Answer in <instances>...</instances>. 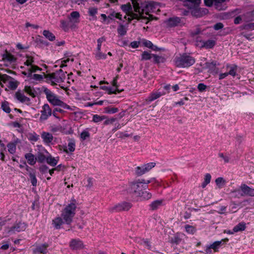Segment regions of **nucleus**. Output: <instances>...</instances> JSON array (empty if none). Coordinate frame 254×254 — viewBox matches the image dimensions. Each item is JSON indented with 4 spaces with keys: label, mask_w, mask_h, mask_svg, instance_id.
<instances>
[{
    "label": "nucleus",
    "mask_w": 254,
    "mask_h": 254,
    "mask_svg": "<svg viewBox=\"0 0 254 254\" xmlns=\"http://www.w3.org/2000/svg\"><path fill=\"white\" fill-rule=\"evenodd\" d=\"M181 22V20L178 17H173L169 19L165 23L169 27H174L178 25Z\"/></svg>",
    "instance_id": "nucleus-24"
},
{
    "label": "nucleus",
    "mask_w": 254,
    "mask_h": 254,
    "mask_svg": "<svg viewBox=\"0 0 254 254\" xmlns=\"http://www.w3.org/2000/svg\"><path fill=\"white\" fill-rule=\"evenodd\" d=\"M46 96V98L50 103L53 106H60L64 109H67L71 111L75 112L76 108L74 106H70L62 101L60 97L54 92L48 88H45L43 90Z\"/></svg>",
    "instance_id": "nucleus-2"
},
{
    "label": "nucleus",
    "mask_w": 254,
    "mask_h": 254,
    "mask_svg": "<svg viewBox=\"0 0 254 254\" xmlns=\"http://www.w3.org/2000/svg\"><path fill=\"white\" fill-rule=\"evenodd\" d=\"M34 58L29 55H26L24 61V66H21V68L24 69L22 73L27 76L31 75V73L41 71V68L34 64Z\"/></svg>",
    "instance_id": "nucleus-3"
},
{
    "label": "nucleus",
    "mask_w": 254,
    "mask_h": 254,
    "mask_svg": "<svg viewBox=\"0 0 254 254\" xmlns=\"http://www.w3.org/2000/svg\"><path fill=\"white\" fill-rule=\"evenodd\" d=\"M156 165V163L154 162H150L147 163L146 164H144L143 166L144 167V170L146 172H148L151 169L154 168Z\"/></svg>",
    "instance_id": "nucleus-47"
},
{
    "label": "nucleus",
    "mask_w": 254,
    "mask_h": 254,
    "mask_svg": "<svg viewBox=\"0 0 254 254\" xmlns=\"http://www.w3.org/2000/svg\"><path fill=\"white\" fill-rule=\"evenodd\" d=\"M90 136V133L87 129L84 130L81 132L80 135V137L82 140H84Z\"/></svg>",
    "instance_id": "nucleus-44"
},
{
    "label": "nucleus",
    "mask_w": 254,
    "mask_h": 254,
    "mask_svg": "<svg viewBox=\"0 0 254 254\" xmlns=\"http://www.w3.org/2000/svg\"><path fill=\"white\" fill-rule=\"evenodd\" d=\"M2 59L4 62H7L9 63H13L16 61V58L10 53L6 51L2 55Z\"/></svg>",
    "instance_id": "nucleus-21"
},
{
    "label": "nucleus",
    "mask_w": 254,
    "mask_h": 254,
    "mask_svg": "<svg viewBox=\"0 0 254 254\" xmlns=\"http://www.w3.org/2000/svg\"><path fill=\"white\" fill-rule=\"evenodd\" d=\"M65 223L63 218L60 217H57L53 220L52 224L54 227L57 229H59L61 228V226Z\"/></svg>",
    "instance_id": "nucleus-25"
},
{
    "label": "nucleus",
    "mask_w": 254,
    "mask_h": 254,
    "mask_svg": "<svg viewBox=\"0 0 254 254\" xmlns=\"http://www.w3.org/2000/svg\"><path fill=\"white\" fill-rule=\"evenodd\" d=\"M140 244L143 245L145 248L148 249H151V245L149 242L147 240L140 239L138 241Z\"/></svg>",
    "instance_id": "nucleus-46"
},
{
    "label": "nucleus",
    "mask_w": 254,
    "mask_h": 254,
    "mask_svg": "<svg viewBox=\"0 0 254 254\" xmlns=\"http://www.w3.org/2000/svg\"><path fill=\"white\" fill-rule=\"evenodd\" d=\"M211 179V176L210 174L207 173L205 175L204 178V181L201 184V187L202 188H205L206 186L210 183Z\"/></svg>",
    "instance_id": "nucleus-36"
},
{
    "label": "nucleus",
    "mask_w": 254,
    "mask_h": 254,
    "mask_svg": "<svg viewBox=\"0 0 254 254\" xmlns=\"http://www.w3.org/2000/svg\"><path fill=\"white\" fill-rule=\"evenodd\" d=\"M226 210V207L225 206H220L219 207L218 212L220 214H223Z\"/></svg>",
    "instance_id": "nucleus-64"
},
{
    "label": "nucleus",
    "mask_w": 254,
    "mask_h": 254,
    "mask_svg": "<svg viewBox=\"0 0 254 254\" xmlns=\"http://www.w3.org/2000/svg\"><path fill=\"white\" fill-rule=\"evenodd\" d=\"M137 197H139L141 200H148L151 198L152 194L147 191H142L140 195H138Z\"/></svg>",
    "instance_id": "nucleus-32"
},
{
    "label": "nucleus",
    "mask_w": 254,
    "mask_h": 254,
    "mask_svg": "<svg viewBox=\"0 0 254 254\" xmlns=\"http://www.w3.org/2000/svg\"><path fill=\"white\" fill-rule=\"evenodd\" d=\"M131 206L132 205L131 203L123 202L110 207L109 210L112 212L121 211H127L131 207Z\"/></svg>",
    "instance_id": "nucleus-11"
},
{
    "label": "nucleus",
    "mask_w": 254,
    "mask_h": 254,
    "mask_svg": "<svg viewBox=\"0 0 254 254\" xmlns=\"http://www.w3.org/2000/svg\"><path fill=\"white\" fill-rule=\"evenodd\" d=\"M139 0H131L135 13L132 11L131 6L130 3L122 5L121 8L126 13L124 18L127 19L129 22L133 19H138L140 16V7Z\"/></svg>",
    "instance_id": "nucleus-1"
},
{
    "label": "nucleus",
    "mask_w": 254,
    "mask_h": 254,
    "mask_svg": "<svg viewBox=\"0 0 254 254\" xmlns=\"http://www.w3.org/2000/svg\"><path fill=\"white\" fill-rule=\"evenodd\" d=\"M215 41L213 40H208L207 41H200L197 45L201 47L205 48H212L215 45Z\"/></svg>",
    "instance_id": "nucleus-18"
},
{
    "label": "nucleus",
    "mask_w": 254,
    "mask_h": 254,
    "mask_svg": "<svg viewBox=\"0 0 254 254\" xmlns=\"http://www.w3.org/2000/svg\"><path fill=\"white\" fill-rule=\"evenodd\" d=\"M26 228V225L25 223L20 222L17 224L15 226L11 228L9 232H19L21 231H24Z\"/></svg>",
    "instance_id": "nucleus-20"
},
{
    "label": "nucleus",
    "mask_w": 254,
    "mask_h": 254,
    "mask_svg": "<svg viewBox=\"0 0 254 254\" xmlns=\"http://www.w3.org/2000/svg\"><path fill=\"white\" fill-rule=\"evenodd\" d=\"M116 120L115 118H112L111 119H106V120L104 122V125H108L110 124H112L113 122H114Z\"/></svg>",
    "instance_id": "nucleus-57"
},
{
    "label": "nucleus",
    "mask_w": 254,
    "mask_h": 254,
    "mask_svg": "<svg viewBox=\"0 0 254 254\" xmlns=\"http://www.w3.org/2000/svg\"><path fill=\"white\" fill-rule=\"evenodd\" d=\"M140 180L132 182L129 185L128 191L135 196L140 195L141 192L145 190Z\"/></svg>",
    "instance_id": "nucleus-9"
},
{
    "label": "nucleus",
    "mask_w": 254,
    "mask_h": 254,
    "mask_svg": "<svg viewBox=\"0 0 254 254\" xmlns=\"http://www.w3.org/2000/svg\"><path fill=\"white\" fill-rule=\"evenodd\" d=\"M15 98L19 101L21 102L24 103H27L29 102L30 101V99L29 98L26 97L23 93L20 92H17L15 93Z\"/></svg>",
    "instance_id": "nucleus-27"
},
{
    "label": "nucleus",
    "mask_w": 254,
    "mask_h": 254,
    "mask_svg": "<svg viewBox=\"0 0 254 254\" xmlns=\"http://www.w3.org/2000/svg\"><path fill=\"white\" fill-rule=\"evenodd\" d=\"M30 178L31 180V183L33 186H36L37 185V179L36 176L33 174H30Z\"/></svg>",
    "instance_id": "nucleus-54"
},
{
    "label": "nucleus",
    "mask_w": 254,
    "mask_h": 254,
    "mask_svg": "<svg viewBox=\"0 0 254 254\" xmlns=\"http://www.w3.org/2000/svg\"><path fill=\"white\" fill-rule=\"evenodd\" d=\"M104 110V113L109 114H115L119 111L118 108L111 107H105Z\"/></svg>",
    "instance_id": "nucleus-38"
},
{
    "label": "nucleus",
    "mask_w": 254,
    "mask_h": 254,
    "mask_svg": "<svg viewBox=\"0 0 254 254\" xmlns=\"http://www.w3.org/2000/svg\"><path fill=\"white\" fill-rule=\"evenodd\" d=\"M43 34L46 38H47L51 41H53L55 40L56 39V37L54 36V35L49 30H44Z\"/></svg>",
    "instance_id": "nucleus-34"
},
{
    "label": "nucleus",
    "mask_w": 254,
    "mask_h": 254,
    "mask_svg": "<svg viewBox=\"0 0 254 254\" xmlns=\"http://www.w3.org/2000/svg\"><path fill=\"white\" fill-rule=\"evenodd\" d=\"M60 22H61L62 28L64 30L66 31L67 29V25L66 22L64 20H61L60 21Z\"/></svg>",
    "instance_id": "nucleus-62"
},
{
    "label": "nucleus",
    "mask_w": 254,
    "mask_h": 254,
    "mask_svg": "<svg viewBox=\"0 0 254 254\" xmlns=\"http://www.w3.org/2000/svg\"><path fill=\"white\" fill-rule=\"evenodd\" d=\"M95 57L96 60H104L107 58V56L105 54L103 53L101 51L96 50L95 54Z\"/></svg>",
    "instance_id": "nucleus-37"
},
{
    "label": "nucleus",
    "mask_w": 254,
    "mask_h": 254,
    "mask_svg": "<svg viewBox=\"0 0 254 254\" xmlns=\"http://www.w3.org/2000/svg\"><path fill=\"white\" fill-rule=\"evenodd\" d=\"M18 82L9 75L0 73V85L4 87L5 84L11 90H15L18 86Z\"/></svg>",
    "instance_id": "nucleus-8"
},
{
    "label": "nucleus",
    "mask_w": 254,
    "mask_h": 254,
    "mask_svg": "<svg viewBox=\"0 0 254 254\" xmlns=\"http://www.w3.org/2000/svg\"><path fill=\"white\" fill-rule=\"evenodd\" d=\"M111 16L114 17H116V18H118L120 20H123L122 15L120 13L114 12L111 15Z\"/></svg>",
    "instance_id": "nucleus-63"
},
{
    "label": "nucleus",
    "mask_w": 254,
    "mask_h": 254,
    "mask_svg": "<svg viewBox=\"0 0 254 254\" xmlns=\"http://www.w3.org/2000/svg\"><path fill=\"white\" fill-rule=\"evenodd\" d=\"M41 115L40 118L41 121L47 120L52 114V110L48 104H44L42 107V110L41 111Z\"/></svg>",
    "instance_id": "nucleus-12"
},
{
    "label": "nucleus",
    "mask_w": 254,
    "mask_h": 254,
    "mask_svg": "<svg viewBox=\"0 0 254 254\" xmlns=\"http://www.w3.org/2000/svg\"><path fill=\"white\" fill-rule=\"evenodd\" d=\"M80 14L78 11L72 12L68 17L69 22L72 27H75V25L79 22Z\"/></svg>",
    "instance_id": "nucleus-13"
},
{
    "label": "nucleus",
    "mask_w": 254,
    "mask_h": 254,
    "mask_svg": "<svg viewBox=\"0 0 254 254\" xmlns=\"http://www.w3.org/2000/svg\"><path fill=\"white\" fill-rule=\"evenodd\" d=\"M201 2V0H186L184 1V5L187 6L189 8H193L197 7ZM207 12V10H202L201 9L194 8L192 11V14L196 17L202 16L203 14Z\"/></svg>",
    "instance_id": "nucleus-6"
},
{
    "label": "nucleus",
    "mask_w": 254,
    "mask_h": 254,
    "mask_svg": "<svg viewBox=\"0 0 254 254\" xmlns=\"http://www.w3.org/2000/svg\"><path fill=\"white\" fill-rule=\"evenodd\" d=\"M48 245L47 244H42L36 246V247L33 250V253L35 254H48V251L47 248Z\"/></svg>",
    "instance_id": "nucleus-16"
},
{
    "label": "nucleus",
    "mask_w": 254,
    "mask_h": 254,
    "mask_svg": "<svg viewBox=\"0 0 254 254\" xmlns=\"http://www.w3.org/2000/svg\"><path fill=\"white\" fill-rule=\"evenodd\" d=\"M70 247L73 250L80 249L83 247L82 242L79 240H72L70 243Z\"/></svg>",
    "instance_id": "nucleus-23"
},
{
    "label": "nucleus",
    "mask_w": 254,
    "mask_h": 254,
    "mask_svg": "<svg viewBox=\"0 0 254 254\" xmlns=\"http://www.w3.org/2000/svg\"><path fill=\"white\" fill-rule=\"evenodd\" d=\"M106 40L104 37H101L97 40V46L96 48V50L101 51V46L103 42H105Z\"/></svg>",
    "instance_id": "nucleus-52"
},
{
    "label": "nucleus",
    "mask_w": 254,
    "mask_h": 254,
    "mask_svg": "<svg viewBox=\"0 0 254 254\" xmlns=\"http://www.w3.org/2000/svg\"><path fill=\"white\" fill-rule=\"evenodd\" d=\"M151 58V54L146 51H144L142 54L141 60H148Z\"/></svg>",
    "instance_id": "nucleus-53"
},
{
    "label": "nucleus",
    "mask_w": 254,
    "mask_h": 254,
    "mask_svg": "<svg viewBox=\"0 0 254 254\" xmlns=\"http://www.w3.org/2000/svg\"><path fill=\"white\" fill-rule=\"evenodd\" d=\"M27 138L29 141L33 143L38 140V139H39V135L37 134L36 132H33L29 133L27 134Z\"/></svg>",
    "instance_id": "nucleus-31"
},
{
    "label": "nucleus",
    "mask_w": 254,
    "mask_h": 254,
    "mask_svg": "<svg viewBox=\"0 0 254 254\" xmlns=\"http://www.w3.org/2000/svg\"><path fill=\"white\" fill-rule=\"evenodd\" d=\"M175 65L179 67H188L195 63V60L192 57L184 54L176 56L175 60Z\"/></svg>",
    "instance_id": "nucleus-5"
},
{
    "label": "nucleus",
    "mask_w": 254,
    "mask_h": 254,
    "mask_svg": "<svg viewBox=\"0 0 254 254\" xmlns=\"http://www.w3.org/2000/svg\"><path fill=\"white\" fill-rule=\"evenodd\" d=\"M74 60V56L70 54L67 53L64 57L61 60L56 62V66H59L60 67H64L67 65H71Z\"/></svg>",
    "instance_id": "nucleus-10"
},
{
    "label": "nucleus",
    "mask_w": 254,
    "mask_h": 254,
    "mask_svg": "<svg viewBox=\"0 0 254 254\" xmlns=\"http://www.w3.org/2000/svg\"><path fill=\"white\" fill-rule=\"evenodd\" d=\"M240 189L242 191V196L249 195L254 196V189L251 188L246 184H242L240 187Z\"/></svg>",
    "instance_id": "nucleus-14"
},
{
    "label": "nucleus",
    "mask_w": 254,
    "mask_h": 254,
    "mask_svg": "<svg viewBox=\"0 0 254 254\" xmlns=\"http://www.w3.org/2000/svg\"><path fill=\"white\" fill-rule=\"evenodd\" d=\"M185 229L186 232L190 234H193L196 231V229L194 227L189 225H186L185 226Z\"/></svg>",
    "instance_id": "nucleus-45"
},
{
    "label": "nucleus",
    "mask_w": 254,
    "mask_h": 254,
    "mask_svg": "<svg viewBox=\"0 0 254 254\" xmlns=\"http://www.w3.org/2000/svg\"><path fill=\"white\" fill-rule=\"evenodd\" d=\"M28 163L30 165H34L36 162V158L31 153H26L24 155Z\"/></svg>",
    "instance_id": "nucleus-26"
},
{
    "label": "nucleus",
    "mask_w": 254,
    "mask_h": 254,
    "mask_svg": "<svg viewBox=\"0 0 254 254\" xmlns=\"http://www.w3.org/2000/svg\"><path fill=\"white\" fill-rule=\"evenodd\" d=\"M223 241V240L215 241L212 244L210 245V247L214 250V252H217L218 251V249L221 247Z\"/></svg>",
    "instance_id": "nucleus-33"
},
{
    "label": "nucleus",
    "mask_w": 254,
    "mask_h": 254,
    "mask_svg": "<svg viewBox=\"0 0 254 254\" xmlns=\"http://www.w3.org/2000/svg\"><path fill=\"white\" fill-rule=\"evenodd\" d=\"M215 183L217 186L221 189L225 185L226 181L222 177H219L215 180Z\"/></svg>",
    "instance_id": "nucleus-42"
},
{
    "label": "nucleus",
    "mask_w": 254,
    "mask_h": 254,
    "mask_svg": "<svg viewBox=\"0 0 254 254\" xmlns=\"http://www.w3.org/2000/svg\"><path fill=\"white\" fill-rule=\"evenodd\" d=\"M246 228V224L244 222H241L233 228V231L235 233L243 231Z\"/></svg>",
    "instance_id": "nucleus-29"
},
{
    "label": "nucleus",
    "mask_w": 254,
    "mask_h": 254,
    "mask_svg": "<svg viewBox=\"0 0 254 254\" xmlns=\"http://www.w3.org/2000/svg\"><path fill=\"white\" fill-rule=\"evenodd\" d=\"M107 118L105 116H100L97 114L94 115L92 118L93 122L97 123L100 122Z\"/></svg>",
    "instance_id": "nucleus-40"
},
{
    "label": "nucleus",
    "mask_w": 254,
    "mask_h": 254,
    "mask_svg": "<svg viewBox=\"0 0 254 254\" xmlns=\"http://www.w3.org/2000/svg\"><path fill=\"white\" fill-rule=\"evenodd\" d=\"M75 149V141L73 139H69L67 146L64 148V151L66 153L73 152Z\"/></svg>",
    "instance_id": "nucleus-17"
},
{
    "label": "nucleus",
    "mask_w": 254,
    "mask_h": 254,
    "mask_svg": "<svg viewBox=\"0 0 254 254\" xmlns=\"http://www.w3.org/2000/svg\"><path fill=\"white\" fill-rule=\"evenodd\" d=\"M229 0H215V8L219 10L225 9L226 6L225 5H223L222 3Z\"/></svg>",
    "instance_id": "nucleus-28"
},
{
    "label": "nucleus",
    "mask_w": 254,
    "mask_h": 254,
    "mask_svg": "<svg viewBox=\"0 0 254 254\" xmlns=\"http://www.w3.org/2000/svg\"><path fill=\"white\" fill-rule=\"evenodd\" d=\"M162 203V200H157L152 202L149 206L152 210H155L160 206Z\"/></svg>",
    "instance_id": "nucleus-39"
},
{
    "label": "nucleus",
    "mask_w": 254,
    "mask_h": 254,
    "mask_svg": "<svg viewBox=\"0 0 254 254\" xmlns=\"http://www.w3.org/2000/svg\"><path fill=\"white\" fill-rule=\"evenodd\" d=\"M237 67L236 66H231L230 70H229V75H232L233 76H235L236 73Z\"/></svg>",
    "instance_id": "nucleus-55"
},
{
    "label": "nucleus",
    "mask_w": 254,
    "mask_h": 254,
    "mask_svg": "<svg viewBox=\"0 0 254 254\" xmlns=\"http://www.w3.org/2000/svg\"><path fill=\"white\" fill-rule=\"evenodd\" d=\"M159 4L154 1H150L142 4L140 7V18L144 17V13L148 14L150 12H156L159 9Z\"/></svg>",
    "instance_id": "nucleus-7"
},
{
    "label": "nucleus",
    "mask_w": 254,
    "mask_h": 254,
    "mask_svg": "<svg viewBox=\"0 0 254 254\" xmlns=\"http://www.w3.org/2000/svg\"><path fill=\"white\" fill-rule=\"evenodd\" d=\"M118 33L121 36H124L127 33V28L123 25H120L118 28Z\"/></svg>",
    "instance_id": "nucleus-50"
},
{
    "label": "nucleus",
    "mask_w": 254,
    "mask_h": 254,
    "mask_svg": "<svg viewBox=\"0 0 254 254\" xmlns=\"http://www.w3.org/2000/svg\"><path fill=\"white\" fill-rule=\"evenodd\" d=\"M8 152L11 154H14L16 150V143L15 142H9L7 145Z\"/></svg>",
    "instance_id": "nucleus-35"
},
{
    "label": "nucleus",
    "mask_w": 254,
    "mask_h": 254,
    "mask_svg": "<svg viewBox=\"0 0 254 254\" xmlns=\"http://www.w3.org/2000/svg\"><path fill=\"white\" fill-rule=\"evenodd\" d=\"M76 208V202L68 204L62 211L61 216L66 224H70L72 222L73 218L75 214Z\"/></svg>",
    "instance_id": "nucleus-4"
},
{
    "label": "nucleus",
    "mask_w": 254,
    "mask_h": 254,
    "mask_svg": "<svg viewBox=\"0 0 254 254\" xmlns=\"http://www.w3.org/2000/svg\"><path fill=\"white\" fill-rule=\"evenodd\" d=\"M139 44V41H134L130 43V46L132 48H136L138 47Z\"/></svg>",
    "instance_id": "nucleus-61"
},
{
    "label": "nucleus",
    "mask_w": 254,
    "mask_h": 254,
    "mask_svg": "<svg viewBox=\"0 0 254 254\" xmlns=\"http://www.w3.org/2000/svg\"><path fill=\"white\" fill-rule=\"evenodd\" d=\"M46 161L47 163L49 165L53 167L56 166L59 161V157H53L51 155H49L46 157Z\"/></svg>",
    "instance_id": "nucleus-22"
},
{
    "label": "nucleus",
    "mask_w": 254,
    "mask_h": 254,
    "mask_svg": "<svg viewBox=\"0 0 254 254\" xmlns=\"http://www.w3.org/2000/svg\"><path fill=\"white\" fill-rule=\"evenodd\" d=\"M145 173H146V172L145 171L143 165L142 166H138L135 168V173L138 176H141Z\"/></svg>",
    "instance_id": "nucleus-43"
},
{
    "label": "nucleus",
    "mask_w": 254,
    "mask_h": 254,
    "mask_svg": "<svg viewBox=\"0 0 254 254\" xmlns=\"http://www.w3.org/2000/svg\"><path fill=\"white\" fill-rule=\"evenodd\" d=\"M37 158L38 162L42 163L43 162L46 160V158L42 154L39 153L37 155Z\"/></svg>",
    "instance_id": "nucleus-59"
},
{
    "label": "nucleus",
    "mask_w": 254,
    "mask_h": 254,
    "mask_svg": "<svg viewBox=\"0 0 254 254\" xmlns=\"http://www.w3.org/2000/svg\"><path fill=\"white\" fill-rule=\"evenodd\" d=\"M205 4L207 6H211L214 5L215 0H204Z\"/></svg>",
    "instance_id": "nucleus-60"
},
{
    "label": "nucleus",
    "mask_w": 254,
    "mask_h": 254,
    "mask_svg": "<svg viewBox=\"0 0 254 254\" xmlns=\"http://www.w3.org/2000/svg\"><path fill=\"white\" fill-rule=\"evenodd\" d=\"M41 138L45 144H49L51 143L53 140V135L49 132L45 131H43L41 133Z\"/></svg>",
    "instance_id": "nucleus-19"
},
{
    "label": "nucleus",
    "mask_w": 254,
    "mask_h": 254,
    "mask_svg": "<svg viewBox=\"0 0 254 254\" xmlns=\"http://www.w3.org/2000/svg\"><path fill=\"white\" fill-rule=\"evenodd\" d=\"M28 77L36 81H40L43 79V75L39 74H34L32 75V73H31V75Z\"/></svg>",
    "instance_id": "nucleus-48"
},
{
    "label": "nucleus",
    "mask_w": 254,
    "mask_h": 254,
    "mask_svg": "<svg viewBox=\"0 0 254 254\" xmlns=\"http://www.w3.org/2000/svg\"><path fill=\"white\" fill-rule=\"evenodd\" d=\"M142 42L143 45L144 46H145L148 48L155 50V49L153 47V45L151 41L143 39V40H142Z\"/></svg>",
    "instance_id": "nucleus-49"
},
{
    "label": "nucleus",
    "mask_w": 254,
    "mask_h": 254,
    "mask_svg": "<svg viewBox=\"0 0 254 254\" xmlns=\"http://www.w3.org/2000/svg\"><path fill=\"white\" fill-rule=\"evenodd\" d=\"M154 180V179H152L151 180H147V181H145L144 179H142V180H140L142 184H143V186H144V188L146 189V188H147V185L148 184L152 182L153 180Z\"/></svg>",
    "instance_id": "nucleus-56"
},
{
    "label": "nucleus",
    "mask_w": 254,
    "mask_h": 254,
    "mask_svg": "<svg viewBox=\"0 0 254 254\" xmlns=\"http://www.w3.org/2000/svg\"><path fill=\"white\" fill-rule=\"evenodd\" d=\"M166 94V93L164 91L161 92L159 91H157L155 92H153L147 97L146 100L148 103H150L153 101L159 98L161 96L165 95Z\"/></svg>",
    "instance_id": "nucleus-15"
},
{
    "label": "nucleus",
    "mask_w": 254,
    "mask_h": 254,
    "mask_svg": "<svg viewBox=\"0 0 254 254\" xmlns=\"http://www.w3.org/2000/svg\"><path fill=\"white\" fill-rule=\"evenodd\" d=\"M106 88L107 89V91L109 94H116L117 91L119 92L117 87H106Z\"/></svg>",
    "instance_id": "nucleus-51"
},
{
    "label": "nucleus",
    "mask_w": 254,
    "mask_h": 254,
    "mask_svg": "<svg viewBox=\"0 0 254 254\" xmlns=\"http://www.w3.org/2000/svg\"><path fill=\"white\" fill-rule=\"evenodd\" d=\"M24 90L28 94L32 97H35L37 94V92L35 89L30 86H25Z\"/></svg>",
    "instance_id": "nucleus-30"
},
{
    "label": "nucleus",
    "mask_w": 254,
    "mask_h": 254,
    "mask_svg": "<svg viewBox=\"0 0 254 254\" xmlns=\"http://www.w3.org/2000/svg\"><path fill=\"white\" fill-rule=\"evenodd\" d=\"M197 88L200 92H202L205 90L206 86L203 83H199L197 86Z\"/></svg>",
    "instance_id": "nucleus-58"
},
{
    "label": "nucleus",
    "mask_w": 254,
    "mask_h": 254,
    "mask_svg": "<svg viewBox=\"0 0 254 254\" xmlns=\"http://www.w3.org/2000/svg\"><path fill=\"white\" fill-rule=\"evenodd\" d=\"M1 108L6 113H9L11 111L9 103L7 101H4L1 103Z\"/></svg>",
    "instance_id": "nucleus-41"
}]
</instances>
